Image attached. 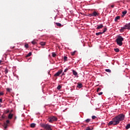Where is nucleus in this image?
Returning a JSON list of instances; mask_svg holds the SVG:
<instances>
[{
  "instance_id": "1",
  "label": "nucleus",
  "mask_w": 130,
  "mask_h": 130,
  "mask_svg": "<svg viewBox=\"0 0 130 130\" xmlns=\"http://www.w3.org/2000/svg\"><path fill=\"white\" fill-rule=\"evenodd\" d=\"M124 119V115L123 114H121L116 117H115L112 121H110L108 124V125H117L118 124L121 120H123Z\"/></svg>"
},
{
  "instance_id": "2",
  "label": "nucleus",
  "mask_w": 130,
  "mask_h": 130,
  "mask_svg": "<svg viewBox=\"0 0 130 130\" xmlns=\"http://www.w3.org/2000/svg\"><path fill=\"white\" fill-rule=\"evenodd\" d=\"M124 39L121 36H118L117 38L116 39V43L119 46H122V41H123Z\"/></svg>"
},
{
  "instance_id": "3",
  "label": "nucleus",
  "mask_w": 130,
  "mask_h": 130,
  "mask_svg": "<svg viewBox=\"0 0 130 130\" xmlns=\"http://www.w3.org/2000/svg\"><path fill=\"white\" fill-rule=\"evenodd\" d=\"M130 30V22L129 23L126 24L123 27L120 29V32H123L124 30Z\"/></svg>"
},
{
  "instance_id": "4",
  "label": "nucleus",
  "mask_w": 130,
  "mask_h": 130,
  "mask_svg": "<svg viewBox=\"0 0 130 130\" xmlns=\"http://www.w3.org/2000/svg\"><path fill=\"white\" fill-rule=\"evenodd\" d=\"M41 126L43 127L45 130H52V129H51V125L48 124H42Z\"/></svg>"
},
{
  "instance_id": "5",
  "label": "nucleus",
  "mask_w": 130,
  "mask_h": 130,
  "mask_svg": "<svg viewBox=\"0 0 130 130\" xmlns=\"http://www.w3.org/2000/svg\"><path fill=\"white\" fill-rule=\"evenodd\" d=\"M49 122H53V121H56L57 120V118L55 116H50L48 119Z\"/></svg>"
},
{
  "instance_id": "6",
  "label": "nucleus",
  "mask_w": 130,
  "mask_h": 130,
  "mask_svg": "<svg viewBox=\"0 0 130 130\" xmlns=\"http://www.w3.org/2000/svg\"><path fill=\"white\" fill-rule=\"evenodd\" d=\"M62 73V70L59 71L58 72H57L56 74H54V77H59V75L60 74Z\"/></svg>"
},
{
  "instance_id": "7",
  "label": "nucleus",
  "mask_w": 130,
  "mask_h": 130,
  "mask_svg": "<svg viewBox=\"0 0 130 130\" xmlns=\"http://www.w3.org/2000/svg\"><path fill=\"white\" fill-rule=\"evenodd\" d=\"M92 15L93 16V17H97V16H99V13H98L96 11H94L92 13Z\"/></svg>"
},
{
  "instance_id": "8",
  "label": "nucleus",
  "mask_w": 130,
  "mask_h": 130,
  "mask_svg": "<svg viewBox=\"0 0 130 130\" xmlns=\"http://www.w3.org/2000/svg\"><path fill=\"white\" fill-rule=\"evenodd\" d=\"M97 26H98L97 27H96L97 29H102V28H103V24L98 25Z\"/></svg>"
},
{
  "instance_id": "9",
  "label": "nucleus",
  "mask_w": 130,
  "mask_h": 130,
  "mask_svg": "<svg viewBox=\"0 0 130 130\" xmlns=\"http://www.w3.org/2000/svg\"><path fill=\"white\" fill-rule=\"evenodd\" d=\"M77 88H83V84L82 83H77Z\"/></svg>"
},
{
  "instance_id": "10",
  "label": "nucleus",
  "mask_w": 130,
  "mask_h": 130,
  "mask_svg": "<svg viewBox=\"0 0 130 130\" xmlns=\"http://www.w3.org/2000/svg\"><path fill=\"white\" fill-rule=\"evenodd\" d=\"M120 19V17L119 16H117L115 18V22H117V20H119Z\"/></svg>"
},
{
  "instance_id": "11",
  "label": "nucleus",
  "mask_w": 130,
  "mask_h": 130,
  "mask_svg": "<svg viewBox=\"0 0 130 130\" xmlns=\"http://www.w3.org/2000/svg\"><path fill=\"white\" fill-rule=\"evenodd\" d=\"M40 44L42 46H44V45H45V44H46V43H45V42H41L40 43Z\"/></svg>"
},
{
  "instance_id": "12",
  "label": "nucleus",
  "mask_w": 130,
  "mask_h": 130,
  "mask_svg": "<svg viewBox=\"0 0 130 130\" xmlns=\"http://www.w3.org/2000/svg\"><path fill=\"white\" fill-rule=\"evenodd\" d=\"M125 128L126 129H128V128H130V124L128 123L126 124V126H125Z\"/></svg>"
},
{
  "instance_id": "13",
  "label": "nucleus",
  "mask_w": 130,
  "mask_h": 130,
  "mask_svg": "<svg viewBox=\"0 0 130 130\" xmlns=\"http://www.w3.org/2000/svg\"><path fill=\"white\" fill-rule=\"evenodd\" d=\"M8 118H9V119H12V118H13V114H9V115L8 116Z\"/></svg>"
},
{
  "instance_id": "14",
  "label": "nucleus",
  "mask_w": 130,
  "mask_h": 130,
  "mask_svg": "<svg viewBox=\"0 0 130 130\" xmlns=\"http://www.w3.org/2000/svg\"><path fill=\"white\" fill-rule=\"evenodd\" d=\"M36 126V124L34 123H32L30 124V127H35Z\"/></svg>"
},
{
  "instance_id": "15",
  "label": "nucleus",
  "mask_w": 130,
  "mask_h": 130,
  "mask_svg": "<svg viewBox=\"0 0 130 130\" xmlns=\"http://www.w3.org/2000/svg\"><path fill=\"white\" fill-rule=\"evenodd\" d=\"M56 26H57L58 27H61V26H62L60 23H57V22H56L55 23Z\"/></svg>"
},
{
  "instance_id": "16",
  "label": "nucleus",
  "mask_w": 130,
  "mask_h": 130,
  "mask_svg": "<svg viewBox=\"0 0 130 130\" xmlns=\"http://www.w3.org/2000/svg\"><path fill=\"white\" fill-rule=\"evenodd\" d=\"M102 34H103V32H96L95 35L96 36H99V35H101Z\"/></svg>"
},
{
  "instance_id": "17",
  "label": "nucleus",
  "mask_w": 130,
  "mask_h": 130,
  "mask_svg": "<svg viewBox=\"0 0 130 130\" xmlns=\"http://www.w3.org/2000/svg\"><path fill=\"white\" fill-rule=\"evenodd\" d=\"M73 75H74V76H77V75H78V73H77V72H76V71H75V70H73Z\"/></svg>"
},
{
  "instance_id": "18",
  "label": "nucleus",
  "mask_w": 130,
  "mask_h": 130,
  "mask_svg": "<svg viewBox=\"0 0 130 130\" xmlns=\"http://www.w3.org/2000/svg\"><path fill=\"white\" fill-rule=\"evenodd\" d=\"M76 52H77V51H74V52H72L71 53V55H73V56L75 55V54H76Z\"/></svg>"
},
{
  "instance_id": "19",
  "label": "nucleus",
  "mask_w": 130,
  "mask_h": 130,
  "mask_svg": "<svg viewBox=\"0 0 130 130\" xmlns=\"http://www.w3.org/2000/svg\"><path fill=\"white\" fill-rule=\"evenodd\" d=\"M31 55H32V53H31V52H29V53L26 55V57H29V56H31Z\"/></svg>"
},
{
  "instance_id": "20",
  "label": "nucleus",
  "mask_w": 130,
  "mask_h": 130,
  "mask_svg": "<svg viewBox=\"0 0 130 130\" xmlns=\"http://www.w3.org/2000/svg\"><path fill=\"white\" fill-rule=\"evenodd\" d=\"M126 13H127V11H124L122 13V14H123V16H125Z\"/></svg>"
},
{
  "instance_id": "21",
  "label": "nucleus",
  "mask_w": 130,
  "mask_h": 130,
  "mask_svg": "<svg viewBox=\"0 0 130 130\" xmlns=\"http://www.w3.org/2000/svg\"><path fill=\"white\" fill-rule=\"evenodd\" d=\"M114 51H115V52H119V49L118 48L114 49Z\"/></svg>"
},
{
  "instance_id": "22",
  "label": "nucleus",
  "mask_w": 130,
  "mask_h": 130,
  "mask_svg": "<svg viewBox=\"0 0 130 130\" xmlns=\"http://www.w3.org/2000/svg\"><path fill=\"white\" fill-rule=\"evenodd\" d=\"M32 44H33L34 45H35V44H36L37 42L36 41L34 40L31 42Z\"/></svg>"
},
{
  "instance_id": "23",
  "label": "nucleus",
  "mask_w": 130,
  "mask_h": 130,
  "mask_svg": "<svg viewBox=\"0 0 130 130\" xmlns=\"http://www.w3.org/2000/svg\"><path fill=\"white\" fill-rule=\"evenodd\" d=\"M4 128H7V127H8V124H7V123H4Z\"/></svg>"
},
{
  "instance_id": "24",
  "label": "nucleus",
  "mask_w": 130,
  "mask_h": 130,
  "mask_svg": "<svg viewBox=\"0 0 130 130\" xmlns=\"http://www.w3.org/2000/svg\"><path fill=\"white\" fill-rule=\"evenodd\" d=\"M63 59H64V61H67V60H68V57L64 56Z\"/></svg>"
},
{
  "instance_id": "25",
  "label": "nucleus",
  "mask_w": 130,
  "mask_h": 130,
  "mask_svg": "<svg viewBox=\"0 0 130 130\" xmlns=\"http://www.w3.org/2000/svg\"><path fill=\"white\" fill-rule=\"evenodd\" d=\"M105 71L108 73H111V70H110V69H106Z\"/></svg>"
},
{
  "instance_id": "26",
  "label": "nucleus",
  "mask_w": 130,
  "mask_h": 130,
  "mask_svg": "<svg viewBox=\"0 0 130 130\" xmlns=\"http://www.w3.org/2000/svg\"><path fill=\"white\" fill-rule=\"evenodd\" d=\"M57 90H60V89H61V86H60V85H58L57 87Z\"/></svg>"
},
{
  "instance_id": "27",
  "label": "nucleus",
  "mask_w": 130,
  "mask_h": 130,
  "mask_svg": "<svg viewBox=\"0 0 130 130\" xmlns=\"http://www.w3.org/2000/svg\"><path fill=\"white\" fill-rule=\"evenodd\" d=\"M90 121L91 120L90 119H87L86 120H85V121L87 122V123L90 122Z\"/></svg>"
},
{
  "instance_id": "28",
  "label": "nucleus",
  "mask_w": 130,
  "mask_h": 130,
  "mask_svg": "<svg viewBox=\"0 0 130 130\" xmlns=\"http://www.w3.org/2000/svg\"><path fill=\"white\" fill-rule=\"evenodd\" d=\"M106 31H107V28H105L104 29L103 31L102 32L103 34L105 33V32H106Z\"/></svg>"
},
{
  "instance_id": "29",
  "label": "nucleus",
  "mask_w": 130,
  "mask_h": 130,
  "mask_svg": "<svg viewBox=\"0 0 130 130\" xmlns=\"http://www.w3.org/2000/svg\"><path fill=\"white\" fill-rule=\"evenodd\" d=\"M24 47H25V48H29V45H28V44H25Z\"/></svg>"
},
{
  "instance_id": "30",
  "label": "nucleus",
  "mask_w": 130,
  "mask_h": 130,
  "mask_svg": "<svg viewBox=\"0 0 130 130\" xmlns=\"http://www.w3.org/2000/svg\"><path fill=\"white\" fill-rule=\"evenodd\" d=\"M52 56L53 57H55L56 56V54L55 53H52Z\"/></svg>"
},
{
  "instance_id": "31",
  "label": "nucleus",
  "mask_w": 130,
  "mask_h": 130,
  "mask_svg": "<svg viewBox=\"0 0 130 130\" xmlns=\"http://www.w3.org/2000/svg\"><path fill=\"white\" fill-rule=\"evenodd\" d=\"M88 17H93V13L89 14L88 15Z\"/></svg>"
},
{
  "instance_id": "32",
  "label": "nucleus",
  "mask_w": 130,
  "mask_h": 130,
  "mask_svg": "<svg viewBox=\"0 0 130 130\" xmlns=\"http://www.w3.org/2000/svg\"><path fill=\"white\" fill-rule=\"evenodd\" d=\"M11 90H12V89H11L10 88H7V92H11Z\"/></svg>"
},
{
  "instance_id": "33",
  "label": "nucleus",
  "mask_w": 130,
  "mask_h": 130,
  "mask_svg": "<svg viewBox=\"0 0 130 130\" xmlns=\"http://www.w3.org/2000/svg\"><path fill=\"white\" fill-rule=\"evenodd\" d=\"M97 117L95 116H92V119H95V118H96Z\"/></svg>"
},
{
  "instance_id": "34",
  "label": "nucleus",
  "mask_w": 130,
  "mask_h": 130,
  "mask_svg": "<svg viewBox=\"0 0 130 130\" xmlns=\"http://www.w3.org/2000/svg\"><path fill=\"white\" fill-rule=\"evenodd\" d=\"M69 70V69H65L64 70V73H67V72H68V71Z\"/></svg>"
},
{
  "instance_id": "35",
  "label": "nucleus",
  "mask_w": 130,
  "mask_h": 130,
  "mask_svg": "<svg viewBox=\"0 0 130 130\" xmlns=\"http://www.w3.org/2000/svg\"><path fill=\"white\" fill-rule=\"evenodd\" d=\"M100 90H101V88H98V89H97V92H99V91H100Z\"/></svg>"
},
{
  "instance_id": "36",
  "label": "nucleus",
  "mask_w": 130,
  "mask_h": 130,
  "mask_svg": "<svg viewBox=\"0 0 130 130\" xmlns=\"http://www.w3.org/2000/svg\"><path fill=\"white\" fill-rule=\"evenodd\" d=\"M4 95V93L3 92H0V96H2Z\"/></svg>"
},
{
  "instance_id": "37",
  "label": "nucleus",
  "mask_w": 130,
  "mask_h": 130,
  "mask_svg": "<svg viewBox=\"0 0 130 130\" xmlns=\"http://www.w3.org/2000/svg\"><path fill=\"white\" fill-rule=\"evenodd\" d=\"M6 122H7V123H10V120H7L6 121Z\"/></svg>"
},
{
  "instance_id": "38",
  "label": "nucleus",
  "mask_w": 130,
  "mask_h": 130,
  "mask_svg": "<svg viewBox=\"0 0 130 130\" xmlns=\"http://www.w3.org/2000/svg\"><path fill=\"white\" fill-rule=\"evenodd\" d=\"M102 94H103L102 92L99 93V95H102Z\"/></svg>"
},
{
  "instance_id": "39",
  "label": "nucleus",
  "mask_w": 130,
  "mask_h": 130,
  "mask_svg": "<svg viewBox=\"0 0 130 130\" xmlns=\"http://www.w3.org/2000/svg\"><path fill=\"white\" fill-rule=\"evenodd\" d=\"M5 74H8V70H5Z\"/></svg>"
},
{
  "instance_id": "40",
  "label": "nucleus",
  "mask_w": 130,
  "mask_h": 130,
  "mask_svg": "<svg viewBox=\"0 0 130 130\" xmlns=\"http://www.w3.org/2000/svg\"><path fill=\"white\" fill-rule=\"evenodd\" d=\"M0 102H1V103H2V102H3V100L2 99H0Z\"/></svg>"
},
{
  "instance_id": "41",
  "label": "nucleus",
  "mask_w": 130,
  "mask_h": 130,
  "mask_svg": "<svg viewBox=\"0 0 130 130\" xmlns=\"http://www.w3.org/2000/svg\"><path fill=\"white\" fill-rule=\"evenodd\" d=\"M111 8H114V5H111Z\"/></svg>"
},
{
  "instance_id": "42",
  "label": "nucleus",
  "mask_w": 130,
  "mask_h": 130,
  "mask_svg": "<svg viewBox=\"0 0 130 130\" xmlns=\"http://www.w3.org/2000/svg\"><path fill=\"white\" fill-rule=\"evenodd\" d=\"M10 112V111H7V112H6V113H9Z\"/></svg>"
},
{
  "instance_id": "43",
  "label": "nucleus",
  "mask_w": 130,
  "mask_h": 130,
  "mask_svg": "<svg viewBox=\"0 0 130 130\" xmlns=\"http://www.w3.org/2000/svg\"><path fill=\"white\" fill-rule=\"evenodd\" d=\"M2 118L4 119H5V117L4 116H2Z\"/></svg>"
},
{
  "instance_id": "44",
  "label": "nucleus",
  "mask_w": 130,
  "mask_h": 130,
  "mask_svg": "<svg viewBox=\"0 0 130 130\" xmlns=\"http://www.w3.org/2000/svg\"><path fill=\"white\" fill-rule=\"evenodd\" d=\"M64 73H63L62 74V76H64Z\"/></svg>"
},
{
  "instance_id": "45",
  "label": "nucleus",
  "mask_w": 130,
  "mask_h": 130,
  "mask_svg": "<svg viewBox=\"0 0 130 130\" xmlns=\"http://www.w3.org/2000/svg\"><path fill=\"white\" fill-rule=\"evenodd\" d=\"M1 62H2V60H0V63H1Z\"/></svg>"
},
{
  "instance_id": "46",
  "label": "nucleus",
  "mask_w": 130,
  "mask_h": 130,
  "mask_svg": "<svg viewBox=\"0 0 130 130\" xmlns=\"http://www.w3.org/2000/svg\"><path fill=\"white\" fill-rule=\"evenodd\" d=\"M15 47H13L12 48H14Z\"/></svg>"
}]
</instances>
